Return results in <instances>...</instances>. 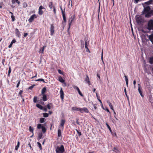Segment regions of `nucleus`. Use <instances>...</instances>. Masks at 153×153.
<instances>
[{
  "label": "nucleus",
  "mask_w": 153,
  "mask_h": 153,
  "mask_svg": "<svg viewBox=\"0 0 153 153\" xmlns=\"http://www.w3.org/2000/svg\"><path fill=\"white\" fill-rule=\"evenodd\" d=\"M105 124H106V126L107 127V128H108V129L109 130V131L111 132L112 131H111V128L109 126V125L108 124V123H105Z\"/></svg>",
  "instance_id": "obj_41"
},
{
  "label": "nucleus",
  "mask_w": 153,
  "mask_h": 153,
  "mask_svg": "<svg viewBox=\"0 0 153 153\" xmlns=\"http://www.w3.org/2000/svg\"><path fill=\"white\" fill-rule=\"evenodd\" d=\"M75 19V15L74 14L73 15L70 16L68 21V29H70L71 24L73 22Z\"/></svg>",
  "instance_id": "obj_6"
},
{
  "label": "nucleus",
  "mask_w": 153,
  "mask_h": 153,
  "mask_svg": "<svg viewBox=\"0 0 153 153\" xmlns=\"http://www.w3.org/2000/svg\"><path fill=\"white\" fill-rule=\"evenodd\" d=\"M16 2V0H12V4H14Z\"/></svg>",
  "instance_id": "obj_63"
},
{
  "label": "nucleus",
  "mask_w": 153,
  "mask_h": 153,
  "mask_svg": "<svg viewBox=\"0 0 153 153\" xmlns=\"http://www.w3.org/2000/svg\"><path fill=\"white\" fill-rule=\"evenodd\" d=\"M27 6V4L26 2H24L23 4V8H25Z\"/></svg>",
  "instance_id": "obj_34"
},
{
  "label": "nucleus",
  "mask_w": 153,
  "mask_h": 153,
  "mask_svg": "<svg viewBox=\"0 0 153 153\" xmlns=\"http://www.w3.org/2000/svg\"><path fill=\"white\" fill-rule=\"evenodd\" d=\"M39 121L41 123H43L45 121V119L44 118H41L40 119Z\"/></svg>",
  "instance_id": "obj_36"
},
{
  "label": "nucleus",
  "mask_w": 153,
  "mask_h": 153,
  "mask_svg": "<svg viewBox=\"0 0 153 153\" xmlns=\"http://www.w3.org/2000/svg\"><path fill=\"white\" fill-rule=\"evenodd\" d=\"M56 153H63L65 151L63 145H61L60 147L57 146L55 150Z\"/></svg>",
  "instance_id": "obj_5"
},
{
  "label": "nucleus",
  "mask_w": 153,
  "mask_h": 153,
  "mask_svg": "<svg viewBox=\"0 0 153 153\" xmlns=\"http://www.w3.org/2000/svg\"><path fill=\"white\" fill-rule=\"evenodd\" d=\"M37 144L38 145L40 149L41 150H42V145H41V143L39 142H37Z\"/></svg>",
  "instance_id": "obj_38"
},
{
  "label": "nucleus",
  "mask_w": 153,
  "mask_h": 153,
  "mask_svg": "<svg viewBox=\"0 0 153 153\" xmlns=\"http://www.w3.org/2000/svg\"><path fill=\"white\" fill-rule=\"evenodd\" d=\"M15 33L16 35L19 38H20L21 36V34L19 31L18 30V29H16L15 31Z\"/></svg>",
  "instance_id": "obj_17"
},
{
  "label": "nucleus",
  "mask_w": 153,
  "mask_h": 153,
  "mask_svg": "<svg viewBox=\"0 0 153 153\" xmlns=\"http://www.w3.org/2000/svg\"><path fill=\"white\" fill-rule=\"evenodd\" d=\"M99 7L98 8V10H97V11H98V17H99V13H100V3H99Z\"/></svg>",
  "instance_id": "obj_53"
},
{
  "label": "nucleus",
  "mask_w": 153,
  "mask_h": 153,
  "mask_svg": "<svg viewBox=\"0 0 153 153\" xmlns=\"http://www.w3.org/2000/svg\"><path fill=\"white\" fill-rule=\"evenodd\" d=\"M60 98L61 99L62 101H63L64 99V94L62 88H61L60 91Z\"/></svg>",
  "instance_id": "obj_14"
},
{
  "label": "nucleus",
  "mask_w": 153,
  "mask_h": 153,
  "mask_svg": "<svg viewBox=\"0 0 153 153\" xmlns=\"http://www.w3.org/2000/svg\"><path fill=\"white\" fill-rule=\"evenodd\" d=\"M133 84H134V88H135V84H136V81L135 80H134L133 81Z\"/></svg>",
  "instance_id": "obj_60"
},
{
  "label": "nucleus",
  "mask_w": 153,
  "mask_h": 153,
  "mask_svg": "<svg viewBox=\"0 0 153 153\" xmlns=\"http://www.w3.org/2000/svg\"><path fill=\"white\" fill-rule=\"evenodd\" d=\"M42 9H45V8L42 5L40 6L39 7L38 13L40 15H42L44 13L43 11L42 10Z\"/></svg>",
  "instance_id": "obj_9"
},
{
  "label": "nucleus",
  "mask_w": 153,
  "mask_h": 153,
  "mask_svg": "<svg viewBox=\"0 0 153 153\" xmlns=\"http://www.w3.org/2000/svg\"><path fill=\"white\" fill-rule=\"evenodd\" d=\"M37 128L38 129L42 128V131L43 133H45L46 131V128L44 126H42L41 124H37Z\"/></svg>",
  "instance_id": "obj_7"
},
{
  "label": "nucleus",
  "mask_w": 153,
  "mask_h": 153,
  "mask_svg": "<svg viewBox=\"0 0 153 153\" xmlns=\"http://www.w3.org/2000/svg\"><path fill=\"white\" fill-rule=\"evenodd\" d=\"M47 107L48 109H50L52 107H53V105L52 103H50L47 105Z\"/></svg>",
  "instance_id": "obj_21"
},
{
  "label": "nucleus",
  "mask_w": 153,
  "mask_h": 153,
  "mask_svg": "<svg viewBox=\"0 0 153 153\" xmlns=\"http://www.w3.org/2000/svg\"><path fill=\"white\" fill-rule=\"evenodd\" d=\"M34 129L32 128L31 126H30L29 127V130L30 131L33 133Z\"/></svg>",
  "instance_id": "obj_37"
},
{
  "label": "nucleus",
  "mask_w": 153,
  "mask_h": 153,
  "mask_svg": "<svg viewBox=\"0 0 153 153\" xmlns=\"http://www.w3.org/2000/svg\"><path fill=\"white\" fill-rule=\"evenodd\" d=\"M145 17L147 18L153 16V10H151L145 14Z\"/></svg>",
  "instance_id": "obj_8"
},
{
  "label": "nucleus",
  "mask_w": 153,
  "mask_h": 153,
  "mask_svg": "<svg viewBox=\"0 0 153 153\" xmlns=\"http://www.w3.org/2000/svg\"><path fill=\"white\" fill-rule=\"evenodd\" d=\"M97 76L98 77V78H99V79H100V75L99 74H97Z\"/></svg>",
  "instance_id": "obj_64"
},
{
  "label": "nucleus",
  "mask_w": 153,
  "mask_h": 153,
  "mask_svg": "<svg viewBox=\"0 0 153 153\" xmlns=\"http://www.w3.org/2000/svg\"><path fill=\"white\" fill-rule=\"evenodd\" d=\"M46 87H44L42 89L41 91L42 94H45V93L46 92Z\"/></svg>",
  "instance_id": "obj_28"
},
{
  "label": "nucleus",
  "mask_w": 153,
  "mask_h": 153,
  "mask_svg": "<svg viewBox=\"0 0 153 153\" xmlns=\"http://www.w3.org/2000/svg\"><path fill=\"white\" fill-rule=\"evenodd\" d=\"M39 81H42L43 82H44V83H46V82H45V81H44V80L43 79H39Z\"/></svg>",
  "instance_id": "obj_56"
},
{
  "label": "nucleus",
  "mask_w": 153,
  "mask_h": 153,
  "mask_svg": "<svg viewBox=\"0 0 153 153\" xmlns=\"http://www.w3.org/2000/svg\"><path fill=\"white\" fill-rule=\"evenodd\" d=\"M58 73L60 74H62V75L63 74V73L61 71V70H60V69H59L58 70Z\"/></svg>",
  "instance_id": "obj_52"
},
{
  "label": "nucleus",
  "mask_w": 153,
  "mask_h": 153,
  "mask_svg": "<svg viewBox=\"0 0 153 153\" xmlns=\"http://www.w3.org/2000/svg\"><path fill=\"white\" fill-rule=\"evenodd\" d=\"M42 95V100L44 101H45L47 100V96L45 94H43Z\"/></svg>",
  "instance_id": "obj_24"
},
{
  "label": "nucleus",
  "mask_w": 153,
  "mask_h": 153,
  "mask_svg": "<svg viewBox=\"0 0 153 153\" xmlns=\"http://www.w3.org/2000/svg\"><path fill=\"white\" fill-rule=\"evenodd\" d=\"M22 92H23V91L21 90L19 91V95H20V96L22 98H23V96L22 95Z\"/></svg>",
  "instance_id": "obj_40"
},
{
  "label": "nucleus",
  "mask_w": 153,
  "mask_h": 153,
  "mask_svg": "<svg viewBox=\"0 0 153 153\" xmlns=\"http://www.w3.org/2000/svg\"><path fill=\"white\" fill-rule=\"evenodd\" d=\"M80 108H78L76 107H73L72 108V110L74 111H79V110L80 109Z\"/></svg>",
  "instance_id": "obj_25"
},
{
  "label": "nucleus",
  "mask_w": 153,
  "mask_h": 153,
  "mask_svg": "<svg viewBox=\"0 0 153 153\" xmlns=\"http://www.w3.org/2000/svg\"><path fill=\"white\" fill-rule=\"evenodd\" d=\"M37 97L36 96H35L33 98V102H37Z\"/></svg>",
  "instance_id": "obj_43"
},
{
  "label": "nucleus",
  "mask_w": 153,
  "mask_h": 153,
  "mask_svg": "<svg viewBox=\"0 0 153 153\" xmlns=\"http://www.w3.org/2000/svg\"><path fill=\"white\" fill-rule=\"evenodd\" d=\"M36 18V15L35 14H34L31 16L28 19V21L30 23L32 22L33 21L34 18Z\"/></svg>",
  "instance_id": "obj_11"
},
{
  "label": "nucleus",
  "mask_w": 153,
  "mask_h": 153,
  "mask_svg": "<svg viewBox=\"0 0 153 153\" xmlns=\"http://www.w3.org/2000/svg\"><path fill=\"white\" fill-rule=\"evenodd\" d=\"M48 5L50 8L51 9L52 8H53V7H55L53 5V3L52 2H49Z\"/></svg>",
  "instance_id": "obj_26"
},
{
  "label": "nucleus",
  "mask_w": 153,
  "mask_h": 153,
  "mask_svg": "<svg viewBox=\"0 0 153 153\" xmlns=\"http://www.w3.org/2000/svg\"><path fill=\"white\" fill-rule=\"evenodd\" d=\"M73 88L77 90L79 94L82 97H83V95L80 91L79 88L76 86L74 85L73 86Z\"/></svg>",
  "instance_id": "obj_13"
},
{
  "label": "nucleus",
  "mask_w": 153,
  "mask_h": 153,
  "mask_svg": "<svg viewBox=\"0 0 153 153\" xmlns=\"http://www.w3.org/2000/svg\"><path fill=\"white\" fill-rule=\"evenodd\" d=\"M125 81L126 82V83L127 87H128V79L127 76L125 75Z\"/></svg>",
  "instance_id": "obj_29"
},
{
  "label": "nucleus",
  "mask_w": 153,
  "mask_h": 153,
  "mask_svg": "<svg viewBox=\"0 0 153 153\" xmlns=\"http://www.w3.org/2000/svg\"><path fill=\"white\" fill-rule=\"evenodd\" d=\"M16 42V40L15 39H13L11 42L12 44L15 43Z\"/></svg>",
  "instance_id": "obj_54"
},
{
  "label": "nucleus",
  "mask_w": 153,
  "mask_h": 153,
  "mask_svg": "<svg viewBox=\"0 0 153 153\" xmlns=\"http://www.w3.org/2000/svg\"><path fill=\"white\" fill-rule=\"evenodd\" d=\"M59 127L58 130V136L59 137H62L61 130L59 129Z\"/></svg>",
  "instance_id": "obj_23"
},
{
  "label": "nucleus",
  "mask_w": 153,
  "mask_h": 153,
  "mask_svg": "<svg viewBox=\"0 0 153 153\" xmlns=\"http://www.w3.org/2000/svg\"><path fill=\"white\" fill-rule=\"evenodd\" d=\"M80 112L81 113L85 112L86 113H88L89 112V111L88 109L85 107H84L82 108H80L79 110Z\"/></svg>",
  "instance_id": "obj_10"
},
{
  "label": "nucleus",
  "mask_w": 153,
  "mask_h": 153,
  "mask_svg": "<svg viewBox=\"0 0 153 153\" xmlns=\"http://www.w3.org/2000/svg\"><path fill=\"white\" fill-rule=\"evenodd\" d=\"M11 72V68L10 67L9 68V70L8 73L9 74H10Z\"/></svg>",
  "instance_id": "obj_55"
},
{
  "label": "nucleus",
  "mask_w": 153,
  "mask_h": 153,
  "mask_svg": "<svg viewBox=\"0 0 153 153\" xmlns=\"http://www.w3.org/2000/svg\"><path fill=\"white\" fill-rule=\"evenodd\" d=\"M59 80L62 83H64L65 82V80L61 76L59 77Z\"/></svg>",
  "instance_id": "obj_30"
},
{
  "label": "nucleus",
  "mask_w": 153,
  "mask_h": 153,
  "mask_svg": "<svg viewBox=\"0 0 153 153\" xmlns=\"http://www.w3.org/2000/svg\"><path fill=\"white\" fill-rule=\"evenodd\" d=\"M13 44H12V43H11V42L10 44V45L8 46V48H11L12 47V45H13Z\"/></svg>",
  "instance_id": "obj_57"
},
{
  "label": "nucleus",
  "mask_w": 153,
  "mask_h": 153,
  "mask_svg": "<svg viewBox=\"0 0 153 153\" xmlns=\"http://www.w3.org/2000/svg\"><path fill=\"white\" fill-rule=\"evenodd\" d=\"M107 103L108 104L110 108L112 110H114V108L113 107L111 104V103L108 101H107Z\"/></svg>",
  "instance_id": "obj_31"
},
{
  "label": "nucleus",
  "mask_w": 153,
  "mask_h": 153,
  "mask_svg": "<svg viewBox=\"0 0 153 153\" xmlns=\"http://www.w3.org/2000/svg\"><path fill=\"white\" fill-rule=\"evenodd\" d=\"M147 35L148 36L149 40L153 44V33L149 36H148L147 34Z\"/></svg>",
  "instance_id": "obj_19"
},
{
  "label": "nucleus",
  "mask_w": 153,
  "mask_h": 153,
  "mask_svg": "<svg viewBox=\"0 0 153 153\" xmlns=\"http://www.w3.org/2000/svg\"><path fill=\"white\" fill-rule=\"evenodd\" d=\"M28 35V33H24V35L23 36V38L26 37Z\"/></svg>",
  "instance_id": "obj_46"
},
{
  "label": "nucleus",
  "mask_w": 153,
  "mask_h": 153,
  "mask_svg": "<svg viewBox=\"0 0 153 153\" xmlns=\"http://www.w3.org/2000/svg\"><path fill=\"white\" fill-rule=\"evenodd\" d=\"M16 1L19 5L20 4V2L19 0H16Z\"/></svg>",
  "instance_id": "obj_59"
},
{
  "label": "nucleus",
  "mask_w": 153,
  "mask_h": 153,
  "mask_svg": "<svg viewBox=\"0 0 153 153\" xmlns=\"http://www.w3.org/2000/svg\"><path fill=\"white\" fill-rule=\"evenodd\" d=\"M11 18L12 19V22L14 21L15 19V16H13V15H11Z\"/></svg>",
  "instance_id": "obj_44"
},
{
  "label": "nucleus",
  "mask_w": 153,
  "mask_h": 153,
  "mask_svg": "<svg viewBox=\"0 0 153 153\" xmlns=\"http://www.w3.org/2000/svg\"><path fill=\"white\" fill-rule=\"evenodd\" d=\"M85 81L89 85H91V83L87 75H86V77L85 79Z\"/></svg>",
  "instance_id": "obj_15"
},
{
  "label": "nucleus",
  "mask_w": 153,
  "mask_h": 153,
  "mask_svg": "<svg viewBox=\"0 0 153 153\" xmlns=\"http://www.w3.org/2000/svg\"><path fill=\"white\" fill-rule=\"evenodd\" d=\"M20 81H21V80H20V79L17 84L16 86V88H18L19 86V85L20 83Z\"/></svg>",
  "instance_id": "obj_49"
},
{
  "label": "nucleus",
  "mask_w": 153,
  "mask_h": 153,
  "mask_svg": "<svg viewBox=\"0 0 153 153\" xmlns=\"http://www.w3.org/2000/svg\"><path fill=\"white\" fill-rule=\"evenodd\" d=\"M153 2V0H149L148 1L146 2L144 4L147 6H149L150 4H152Z\"/></svg>",
  "instance_id": "obj_18"
},
{
  "label": "nucleus",
  "mask_w": 153,
  "mask_h": 153,
  "mask_svg": "<svg viewBox=\"0 0 153 153\" xmlns=\"http://www.w3.org/2000/svg\"><path fill=\"white\" fill-rule=\"evenodd\" d=\"M113 151L114 152L116 153H118L119 152V151L117 149L116 147H114L113 149Z\"/></svg>",
  "instance_id": "obj_39"
},
{
  "label": "nucleus",
  "mask_w": 153,
  "mask_h": 153,
  "mask_svg": "<svg viewBox=\"0 0 153 153\" xmlns=\"http://www.w3.org/2000/svg\"><path fill=\"white\" fill-rule=\"evenodd\" d=\"M145 28L142 29H153V20L151 19L148 22L147 25L145 26Z\"/></svg>",
  "instance_id": "obj_4"
},
{
  "label": "nucleus",
  "mask_w": 153,
  "mask_h": 153,
  "mask_svg": "<svg viewBox=\"0 0 153 153\" xmlns=\"http://www.w3.org/2000/svg\"><path fill=\"white\" fill-rule=\"evenodd\" d=\"M136 22L137 25L140 26L141 27H143L144 23L146 21L140 15H136L135 16Z\"/></svg>",
  "instance_id": "obj_1"
},
{
  "label": "nucleus",
  "mask_w": 153,
  "mask_h": 153,
  "mask_svg": "<svg viewBox=\"0 0 153 153\" xmlns=\"http://www.w3.org/2000/svg\"><path fill=\"white\" fill-rule=\"evenodd\" d=\"M60 8L61 10L62 14L63 19V21L62 23V26L63 29L64 28L67 22L66 17L65 14V7L64 9H62V6H60Z\"/></svg>",
  "instance_id": "obj_2"
},
{
  "label": "nucleus",
  "mask_w": 153,
  "mask_h": 153,
  "mask_svg": "<svg viewBox=\"0 0 153 153\" xmlns=\"http://www.w3.org/2000/svg\"><path fill=\"white\" fill-rule=\"evenodd\" d=\"M142 0H136V2H135V4L137 3L139 1H142Z\"/></svg>",
  "instance_id": "obj_61"
},
{
  "label": "nucleus",
  "mask_w": 153,
  "mask_h": 153,
  "mask_svg": "<svg viewBox=\"0 0 153 153\" xmlns=\"http://www.w3.org/2000/svg\"><path fill=\"white\" fill-rule=\"evenodd\" d=\"M54 27L53 25H51V29H54Z\"/></svg>",
  "instance_id": "obj_62"
},
{
  "label": "nucleus",
  "mask_w": 153,
  "mask_h": 153,
  "mask_svg": "<svg viewBox=\"0 0 153 153\" xmlns=\"http://www.w3.org/2000/svg\"><path fill=\"white\" fill-rule=\"evenodd\" d=\"M36 106L41 110H43V106L42 105H40L39 104H36Z\"/></svg>",
  "instance_id": "obj_27"
},
{
  "label": "nucleus",
  "mask_w": 153,
  "mask_h": 153,
  "mask_svg": "<svg viewBox=\"0 0 153 153\" xmlns=\"http://www.w3.org/2000/svg\"><path fill=\"white\" fill-rule=\"evenodd\" d=\"M54 29H51V34L52 35L54 33Z\"/></svg>",
  "instance_id": "obj_47"
},
{
  "label": "nucleus",
  "mask_w": 153,
  "mask_h": 153,
  "mask_svg": "<svg viewBox=\"0 0 153 153\" xmlns=\"http://www.w3.org/2000/svg\"><path fill=\"white\" fill-rule=\"evenodd\" d=\"M138 30L140 32V33H147L148 32L147 31H145L144 29H138Z\"/></svg>",
  "instance_id": "obj_32"
},
{
  "label": "nucleus",
  "mask_w": 153,
  "mask_h": 153,
  "mask_svg": "<svg viewBox=\"0 0 153 153\" xmlns=\"http://www.w3.org/2000/svg\"><path fill=\"white\" fill-rule=\"evenodd\" d=\"M76 131L78 134L79 136H80L82 135V133L81 132L79 131L78 130L76 129Z\"/></svg>",
  "instance_id": "obj_45"
},
{
  "label": "nucleus",
  "mask_w": 153,
  "mask_h": 153,
  "mask_svg": "<svg viewBox=\"0 0 153 153\" xmlns=\"http://www.w3.org/2000/svg\"><path fill=\"white\" fill-rule=\"evenodd\" d=\"M46 47V46H44L43 47L41 48L39 51V53L42 54L43 53H44V49Z\"/></svg>",
  "instance_id": "obj_20"
},
{
  "label": "nucleus",
  "mask_w": 153,
  "mask_h": 153,
  "mask_svg": "<svg viewBox=\"0 0 153 153\" xmlns=\"http://www.w3.org/2000/svg\"><path fill=\"white\" fill-rule=\"evenodd\" d=\"M88 45L87 44L86 41L85 42V48L86 49L88 48Z\"/></svg>",
  "instance_id": "obj_50"
},
{
  "label": "nucleus",
  "mask_w": 153,
  "mask_h": 153,
  "mask_svg": "<svg viewBox=\"0 0 153 153\" xmlns=\"http://www.w3.org/2000/svg\"><path fill=\"white\" fill-rule=\"evenodd\" d=\"M38 136L37 138V139L39 140L41 139L42 138L43 136L42 133L40 131L38 133Z\"/></svg>",
  "instance_id": "obj_16"
},
{
  "label": "nucleus",
  "mask_w": 153,
  "mask_h": 153,
  "mask_svg": "<svg viewBox=\"0 0 153 153\" xmlns=\"http://www.w3.org/2000/svg\"><path fill=\"white\" fill-rule=\"evenodd\" d=\"M149 62L151 64H153V57L150 58Z\"/></svg>",
  "instance_id": "obj_35"
},
{
  "label": "nucleus",
  "mask_w": 153,
  "mask_h": 153,
  "mask_svg": "<svg viewBox=\"0 0 153 153\" xmlns=\"http://www.w3.org/2000/svg\"><path fill=\"white\" fill-rule=\"evenodd\" d=\"M143 5L144 7V9L141 13V15H144L145 14H146V13L148 12V11H149L151 10V8L150 6H145L143 4Z\"/></svg>",
  "instance_id": "obj_3"
},
{
  "label": "nucleus",
  "mask_w": 153,
  "mask_h": 153,
  "mask_svg": "<svg viewBox=\"0 0 153 153\" xmlns=\"http://www.w3.org/2000/svg\"><path fill=\"white\" fill-rule=\"evenodd\" d=\"M35 86V85H32L30 86L28 88V89H32L33 88V87Z\"/></svg>",
  "instance_id": "obj_48"
},
{
  "label": "nucleus",
  "mask_w": 153,
  "mask_h": 153,
  "mask_svg": "<svg viewBox=\"0 0 153 153\" xmlns=\"http://www.w3.org/2000/svg\"><path fill=\"white\" fill-rule=\"evenodd\" d=\"M53 11L54 12V14H56V8H55V7H53Z\"/></svg>",
  "instance_id": "obj_51"
},
{
  "label": "nucleus",
  "mask_w": 153,
  "mask_h": 153,
  "mask_svg": "<svg viewBox=\"0 0 153 153\" xmlns=\"http://www.w3.org/2000/svg\"><path fill=\"white\" fill-rule=\"evenodd\" d=\"M65 119H62L61 120L60 123L59 125V126L62 128V130L64 128V125L65 123Z\"/></svg>",
  "instance_id": "obj_12"
},
{
  "label": "nucleus",
  "mask_w": 153,
  "mask_h": 153,
  "mask_svg": "<svg viewBox=\"0 0 153 153\" xmlns=\"http://www.w3.org/2000/svg\"><path fill=\"white\" fill-rule=\"evenodd\" d=\"M101 58L102 60V62H103V50H102V52Z\"/></svg>",
  "instance_id": "obj_58"
},
{
  "label": "nucleus",
  "mask_w": 153,
  "mask_h": 153,
  "mask_svg": "<svg viewBox=\"0 0 153 153\" xmlns=\"http://www.w3.org/2000/svg\"><path fill=\"white\" fill-rule=\"evenodd\" d=\"M138 86H138V89L139 92V93L140 94L141 96L142 97H144V96H143V95L142 94V92L141 90L140 87V84H138Z\"/></svg>",
  "instance_id": "obj_22"
},
{
  "label": "nucleus",
  "mask_w": 153,
  "mask_h": 153,
  "mask_svg": "<svg viewBox=\"0 0 153 153\" xmlns=\"http://www.w3.org/2000/svg\"><path fill=\"white\" fill-rule=\"evenodd\" d=\"M20 142L19 141L17 142V145L15 147V150L17 151L18 150V148H19L20 145Z\"/></svg>",
  "instance_id": "obj_33"
},
{
  "label": "nucleus",
  "mask_w": 153,
  "mask_h": 153,
  "mask_svg": "<svg viewBox=\"0 0 153 153\" xmlns=\"http://www.w3.org/2000/svg\"><path fill=\"white\" fill-rule=\"evenodd\" d=\"M43 117H47L48 116V114L47 113H44L43 114Z\"/></svg>",
  "instance_id": "obj_42"
}]
</instances>
